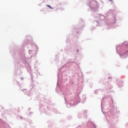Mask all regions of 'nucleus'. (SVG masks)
Segmentation results:
<instances>
[{
  "label": "nucleus",
  "mask_w": 128,
  "mask_h": 128,
  "mask_svg": "<svg viewBox=\"0 0 128 128\" xmlns=\"http://www.w3.org/2000/svg\"><path fill=\"white\" fill-rule=\"evenodd\" d=\"M110 0V2H112V0Z\"/></svg>",
  "instance_id": "f03ea898"
},
{
  "label": "nucleus",
  "mask_w": 128,
  "mask_h": 128,
  "mask_svg": "<svg viewBox=\"0 0 128 128\" xmlns=\"http://www.w3.org/2000/svg\"><path fill=\"white\" fill-rule=\"evenodd\" d=\"M47 6H48V8H51V10H53L54 8H52V6H50V5H46Z\"/></svg>",
  "instance_id": "f257e3e1"
}]
</instances>
